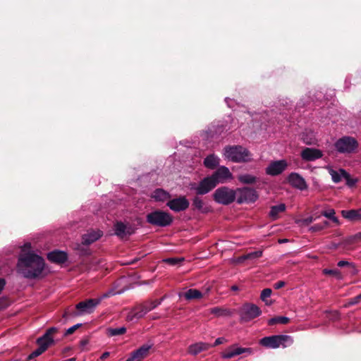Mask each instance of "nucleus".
Returning a JSON list of instances; mask_svg holds the SVG:
<instances>
[{
	"label": "nucleus",
	"instance_id": "nucleus-1",
	"mask_svg": "<svg viewBox=\"0 0 361 361\" xmlns=\"http://www.w3.org/2000/svg\"><path fill=\"white\" fill-rule=\"evenodd\" d=\"M44 267L45 262L43 257L33 252H28L18 257V271L25 279H35L39 278Z\"/></svg>",
	"mask_w": 361,
	"mask_h": 361
},
{
	"label": "nucleus",
	"instance_id": "nucleus-2",
	"mask_svg": "<svg viewBox=\"0 0 361 361\" xmlns=\"http://www.w3.org/2000/svg\"><path fill=\"white\" fill-rule=\"evenodd\" d=\"M224 156L235 163L247 162L251 160L250 152L241 146H227L224 148Z\"/></svg>",
	"mask_w": 361,
	"mask_h": 361
},
{
	"label": "nucleus",
	"instance_id": "nucleus-3",
	"mask_svg": "<svg viewBox=\"0 0 361 361\" xmlns=\"http://www.w3.org/2000/svg\"><path fill=\"white\" fill-rule=\"evenodd\" d=\"M164 298V297L157 300L147 301L145 302L135 306L129 312L127 316V319L128 321H133L134 319L138 320L142 318L149 312L155 309L157 306L161 305Z\"/></svg>",
	"mask_w": 361,
	"mask_h": 361
},
{
	"label": "nucleus",
	"instance_id": "nucleus-4",
	"mask_svg": "<svg viewBox=\"0 0 361 361\" xmlns=\"http://www.w3.org/2000/svg\"><path fill=\"white\" fill-rule=\"evenodd\" d=\"M293 343L292 337L288 335L267 336L262 338L259 341L260 345L268 348H277L280 346L286 348Z\"/></svg>",
	"mask_w": 361,
	"mask_h": 361
},
{
	"label": "nucleus",
	"instance_id": "nucleus-5",
	"mask_svg": "<svg viewBox=\"0 0 361 361\" xmlns=\"http://www.w3.org/2000/svg\"><path fill=\"white\" fill-rule=\"evenodd\" d=\"M172 217L166 212L154 210L146 216V221L154 226L166 227L172 222Z\"/></svg>",
	"mask_w": 361,
	"mask_h": 361
},
{
	"label": "nucleus",
	"instance_id": "nucleus-6",
	"mask_svg": "<svg viewBox=\"0 0 361 361\" xmlns=\"http://www.w3.org/2000/svg\"><path fill=\"white\" fill-rule=\"evenodd\" d=\"M236 195V190L223 186L215 190L213 197L217 203L228 205L234 202Z\"/></svg>",
	"mask_w": 361,
	"mask_h": 361
},
{
	"label": "nucleus",
	"instance_id": "nucleus-7",
	"mask_svg": "<svg viewBox=\"0 0 361 361\" xmlns=\"http://www.w3.org/2000/svg\"><path fill=\"white\" fill-rule=\"evenodd\" d=\"M102 298L88 299L78 303L75 308L78 311H73L71 313L72 317H78L85 314L92 313L96 307L100 304Z\"/></svg>",
	"mask_w": 361,
	"mask_h": 361
},
{
	"label": "nucleus",
	"instance_id": "nucleus-8",
	"mask_svg": "<svg viewBox=\"0 0 361 361\" xmlns=\"http://www.w3.org/2000/svg\"><path fill=\"white\" fill-rule=\"evenodd\" d=\"M357 140L349 136H345L338 139L335 142V147L340 153L350 154L353 152L357 147Z\"/></svg>",
	"mask_w": 361,
	"mask_h": 361
},
{
	"label": "nucleus",
	"instance_id": "nucleus-9",
	"mask_svg": "<svg viewBox=\"0 0 361 361\" xmlns=\"http://www.w3.org/2000/svg\"><path fill=\"white\" fill-rule=\"evenodd\" d=\"M261 313L259 307L252 303H245L240 310V319L245 322L259 317Z\"/></svg>",
	"mask_w": 361,
	"mask_h": 361
},
{
	"label": "nucleus",
	"instance_id": "nucleus-10",
	"mask_svg": "<svg viewBox=\"0 0 361 361\" xmlns=\"http://www.w3.org/2000/svg\"><path fill=\"white\" fill-rule=\"evenodd\" d=\"M236 192L237 202L239 204L255 202L259 197L255 190L247 187L238 188Z\"/></svg>",
	"mask_w": 361,
	"mask_h": 361
},
{
	"label": "nucleus",
	"instance_id": "nucleus-11",
	"mask_svg": "<svg viewBox=\"0 0 361 361\" xmlns=\"http://www.w3.org/2000/svg\"><path fill=\"white\" fill-rule=\"evenodd\" d=\"M210 177L214 181L215 184L224 183L233 179V174L226 166H219Z\"/></svg>",
	"mask_w": 361,
	"mask_h": 361
},
{
	"label": "nucleus",
	"instance_id": "nucleus-12",
	"mask_svg": "<svg viewBox=\"0 0 361 361\" xmlns=\"http://www.w3.org/2000/svg\"><path fill=\"white\" fill-rule=\"evenodd\" d=\"M135 230V227L132 224L122 221H117L114 226V234L120 238L134 234Z\"/></svg>",
	"mask_w": 361,
	"mask_h": 361
},
{
	"label": "nucleus",
	"instance_id": "nucleus-13",
	"mask_svg": "<svg viewBox=\"0 0 361 361\" xmlns=\"http://www.w3.org/2000/svg\"><path fill=\"white\" fill-rule=\"evenodd\" d=\"M288 163L285 159L271 161L266 168V173L269 176H278L287 168Z\"/></svg>",
	"mask_w": 361,
	"mask_h": 361
},
{
	"label": "nucleus",
	"instance_id": "nucleus-14",
	"mask_svg": "<svg viewBox=\"0 0 361 361\" xmlns=\"http://www.w3.org/2000/svg\"><path fill=\"white\" fill-rule=\"evenodd\" d=\"M58 331V328L55 326L47 329L42 336L37 338L36 343L42 345L46 344L47 345V348H49L56 343L53 336L57 333Z\"/></svg>",
	"mask_w": 361,
	"mask_h": 361
},
{
	"label": "nucleus",
	"instance_id": "nucleus-15",
	"mask_svg": "<svg viewBox=\"0 0 361 361\" xmlns=\"http://www.w3.org/2000/svg\"><path fill=\"white\" fill-rule=\"evenodd\" d=\"M300 157L305 161H314L323 157L322 150L316 148L305 147L300 152Z\"/></svg>",
	"mask_w": 361,
	"mask_h": 361
},
{
	"label": "nucleus",
	"instance_id": "nucleus-16",
	"mask_svg": "<svg viewBox=\"0 0 361 361\" xmlns=\"http://www.w3.org/2000/svg\"><path fill=\"white\" fill-rule=\"evenodd\" d=\"M216 185L210 176L203 178L200 183L194 188L197 195H205L214 189Z\"/></svg>",
	"mask_w": 361,
	"mask_h": 361
},
{
	"label": "nucleus",
	"instance_id": "nucleus-17",
	"mask_svg": "<svg viewBox=\"0 0 361 361\" xmlns=\"http://www.w3.org/2000/svg\"><path fill=\"white\" fill-rule=\"evenodd\" d=\"M245 353L251 354L252 353V349L250 348H241L233 345L226 350L222 355V357L224 359H231L235 356Z\"/></svg>",
	"mask_w": 361,
	"mask_h": 361
},
{
	"label": "nucleus",
	"instance_id": "nucleus-18",
	"mask_svg": "<svg viewBox=\"0 0 361 361\" xmlns=\"http://www.w3.org/2000/svg\"><path fill=\"white\" fill-rule=\"evenodd\" d=\"M288 180L293 187L300 190H304L307 188L305 179L297 173H291L288 177Z\"/></svg>",
	"mask_w": 361,
	"mask_h": 361
},
{
	"label": "nucleus",
	"instance_id": "nucleus-19",
	"mask_svg": "<svg viewBox=\"0 0 361 361\" xmlns=\"http://www.w3.org/2000/svg\"><path fill=\"white\" fill-rule=\"evenodd\" d=\"M47 259L53 263L63 264L68 259V254L62 250H54L47 254Z\"/></svg>",
	"mask_w": 361,
	"mask_h": 361
},
{
	"label": "nucleus",
	"instance_id": "nucleus-20",
	"mask_svg": "<svg viewBox=\"0 0 361 361\" xmlns=\"http://www.w3.org/2000/svg\"><path fill=\"white\" fill-rule=\"evenodd\" d=\"M152 346V344L142 345L131 353L130 356L132 357V359L135 361H142L145 357H147Z\"/></svg>",
	"mask_w": 361,
	"mask_h": 361
},
{
	"label": "nucleus",
	"instance_id": "nucleus-21",
	"mask_svg": "<svg viewBox=\"0 0 361 361\" xmlns=\"http://www.w3.org/2000/svg\"><path fill=\"white\" fill-rule=\"evenodd\" d=\"M103 235V232L98 231H91L82 236V240L83 245H91L97 240H99Z\"/></svg>",
	"mask_w": 361,
	"mask_h": 361
},
{
	"label": "nucleus",
	"instance_id": "nucleus-22",
	"mask_svg": "<svg viewBox=\"0 0 361 361\" xmlns=\"http://www.w3.org/2000/svg\"><path fill=\"white\" fill-rule=\"evenodd\" d=\"M342 216L350 221H361V209L342 210Z\"/></svg>",
	"mask_w": 361,
	"mask_h": 361
},
{
	"label": "nucleus",
	"instance_id": "nucleus-23",
	"mask_svg": "<svg viewBox=\"0 0 361 361\" xmlns=\"http://www.w3.org/2000/svg\"><path fill=\"white\" fill-rule=\"evenodd\" d=\"M151 197L157 202H164L171 198L169 193L162 188L154 190Z\"/></svg>",
	"mask_w": 361,
	"mask_h": 361
},
{
	"label": "nucleus",
	"instance_id": "nucleus-24",
	"mask_svg": "<svg viewBox=\"0 0 361 361\" xmlns=\"http://www.w3.org/2000/svg\"><path fill=\"white\" fill-rule=\"evenodd\" d=\"M329 173L331 176L332 180L335 183H338L341 181L342 178H348V173L344 169H339L335 171L332 169H329Z\"/></svg>",
	"mask_w": 361,
	"mask_h": 361
},
{
	"label": "nucleus",
	"instance_id": "nucleus-25",
	"mask_svg": "<svg viewBox=\"0 0 361 361\" xmlns=\"http://www.w3.org/2000/svg\"><path fill=\"white\" fill-rule=\"evenodd\" d=\"M211 348V345L206 343H197L191 345L189 348V353L192 355H197L202 351H204Z\"/></svg>",
	"mask_w": 361,
	"mask_h": 361
},
{
	"label": "nucleus",
	"instance_id": "nucleus-26",
	"mask_svg": "<svg viewBox=\"0 0 361 361\" xmlns=\"http://www.w3.org/2000/svg\"><path fill=\"white\" fill-rule=\"evenodd\" d=\"M219 161L220 159L217 156L210 154L204 159V165L208 169H214L219 166Z\"/></svg>",
	"mask_w": 361,
	"mask_h": 361
},
{
	"label": "nucleus",
	"instance_id": "nucleus-27",
	"mask_svg": "<svg viewBox=\"0 0 361 361\" xmlns=\"http://www.w3.org/2000/svg\"><path fill=\"white\" fill-rule=\"evenodd\" d=\"M285 209L286 205L284 204L272 206L269 212V216L272 219L275 220L278 218L279 214L284 212Z\"/></svg>",
	"mask_w": 361,
	"mask_h": 361
},
{
	"label": "nucleus",
	"instance_id": "nucleus-28",
	"mask_svg": "<svg viewBox=\"0 0 361 361\" xmlns=\"http://www.w3.org/2000/svg\"><path fill=\"white\" fill-rule=\"evenodd\" d=\"M238 179L243 184H252L257 181V178L252 174L244 173L239 175Z\"/></svg>",
	"mask_w": 361,
	"mask_h": 361
},
{
	"label": "nucleus",
	"instance_id": "nucleus-29",
	"mask_svg": "<svg viewBox=\"0 0 361 361\" xmlns=\"http://www.w3.org/2000/svg\"><path fill=\"white\" fill-rule=\"evenodd\" d=\"M210 313L216 315V317H228L231 315V312L228 309H224L219 307H215L210 309Z\"/></svg>",
	"mask_w": 361,
	"mask_h": 361
},
{
	"label": "nucleus",
	"instance_id": "nucleus-30",
	"mask_svg": "<svg viewBox=\"0 0 361 361\" xmlns=\"http://www.w3.org/2000/svg\"><path fill=\"white\" fill-rule=\"evenodd\" d=\"M360 240H361V232L346 238L345 240H343L342 243L345 246H350L354 243L360 242Z\"/></svg>",
	"mask_w": 361,
	"mask_h": 361
},
{
	"label": "nucleus",
	"instance_id": "nucleus-31",
	"mask_svg": "<svg viewBox=\"0 0 361 361\" xmlns=\"http://www.w3.org/2000/svg\"><path fill=\"white\" fill-rule=\"evenodd\" d=\"M126 328L125 326H121L119 328H108L106 329V334L109 336H116L123 335L126 332Z\"/></svg>",
	"mask_w": 361,
	"mask_h": 361
},
{
	"label": "nucleus",
	"instance_id": "nucleus-32",
	"mask_svg": "<svg viewBox=\"0 0 361 361\" xmlns=\"http://www.w3.org/2000/svg\"><path fill=\"white\" fill-rule=\"evenodd\" d=\"M192 206L202 212H207V208L204 207L202 200L199 197H195L192 201Z\"/></svg>",
	"mask_w": 361,
	"mask_h": 361
},
{
	"label": "nucleus",
	"instance_id": "nucleus-33",
	"mask_svg": "<svg viewBox=\"0 0 361 361\" xmlns=\"http://www.w3.org/2000/svg\"><path fill=\"white\" fill-rule=\"evenodd\" d=\"M187 300L199 299L202 297V294L197 289H190L185 293Z\"/></svg>",
	"mask_w": 361,
	"mask_h": 361
},
{
	"label": "nucleus",
	"instance_id": "nucleus-34",
	"mask_svg": "<svg viewBox=\"0 0 361 361\" xmlns=\"http://www.w3.org/2000/svg\"><path fill=\"white\" fill-rule=\"evenodd\" d=\"M290 321V319L287 317L280 316V317H275L271 319H270L268 321L269 325H275L276 324H287Z\"/></svg>",
	"mask_w": 361,
	"mask_h": 361
},
{
	"label": "nucleus",
	"instance_id": "nucleus-35",
	"mask_svg": "<svg viewBox=\"0 0 361 361\" xmlns=\"http://www.w3.org/2000/svg\"><path fill=\"white\" fill-rule=\"evenodd\" d=\"M167 206L173 211L180 212V197L170 200L167 202Z\"/></svg>",
	"mask_w": 361,
	"mask_h": 361
},
{
	"label": "nucleus",
	"instance_id": "nucleus-36",
	"mask_svg": "<svg viewBox=\"0 0 361 361\" xmlns=\"http://www.w3.org/2000/svg\"><path fill=\"white\" fill-rule=\"evenodd\" d=\"M301 139L305 144L309 145L315 144L316 141H317L316 138L314 137V136L313 135H311L310 136H309L306 133H303L302 135Z\"/></svg>",
	"mask_w": 361,
	"mask_h": 361
},
{
	"label": "nucleus",
	"instance_id": "nucleus-37",
	"mask_svg": "<svg viewBox=\"0 0 361 361\" xmlns=\"http://www.w3.org/2000/svg\"><path fill=\"white\" fill-rule=\"evenodd\" d=\"M271 293L272 291L270 288H265L261 293L260 298L267 305L271 304V302H269L267 299L271 296Z\"/></svg>",
	"mask_w": 361,
	"mask_h": 361
},
{
	"label": "nucleus",
	"instance_id": "nucleus-38",
	"mask_svg": "<svg viewBox=\"0 0 361 361\" xmlns=\"http://www.w3.org/2000/svg\"><path fill=\"white\" fill-rule=\"evenodd\" d=\"M262 256V250H257L245 255V258L249 260H255Z\"/></svg>",
	"mask_w": 361,
	"mask_h": 361
},
{
	"label": "nucleus",
	"instance_id": "nucleus-39",
	"mask_svg": "<svg viewBox=\"0 0 361 361\" xmlns=\"http://www.w3.org/2000/svg\"><path fill=\"white\" fill-rule=\"evenodd\" d=\"M316 219L312 216H309L305 219H302L296 221V223L300 226H308L312 223Z\"/></svg>",
	"mask_w": 361,
	"mask_h": 361
},
{
	"label": "nucleus",
	"instance_id": "nucleus-40",
	"mask_svg": "<svg viewBox=\"0 0 361 361\" xmlns=\"http://www.w3.org/2000/svg\"><path fill=\"white\" fill-rule=\"evenodd\" d=\"M39 345L38 348L32 352L33 355L35 357H38L42 355L44 352H45L48 348L46 344H37Z\"/></svg>",
	"mask_w": 361,
	"mask_h": 361
},
{
	"label": "nucleus",
	"instance_id": "nucleus-41",
	"mask_svg": "<svg viewBox=\"0 0 361 361\" xmlns=\"http://www.w3.org/2000/svg\"><path fill=\"white\" fill-rule=\"evenodd\" d=\"M324 273L325 274L332 275L336 277L337 279H341L342 276L339 270L338 269H324Z\"/></svg>",
	"mask_w": 361,
	"mask_h": 361
},
{
	"label": "nucleus",
	"instance_id": "nucleus-42",
	"mask_svg": "<svg viewBox=\"0 0 361 361\" xmlns=\"http://www.w3.org/2000/svg\"><path fill=\"white\" fill-rule=\"evenodd\" d=\"M162 261H163V262L167 263L171 266H174L180 262V257H169V258L164 259Z\"/></svg>",
	"mask_w": 361,
	"mask_h": 361
},
{
	"label": "nucleus",
	"instance_id": "nucleus-43",
	"mask_svg": "<svg viewBox=\"0 0 361 361\" xmlns=\"http://www.w3.org/2000/svg\"><path fill=\"white\" fill-rule=\"evenodd\" d=\"M81 326H82L81 323H78V324L72 326L71 327L66 329V331L64 334V336H68V335L73 334L76 329H78Z\"/></svg>",
	"mask_w": 361,
	"mask_h": 361
},
{
	"label": "nucleus",
	"instance_id": "nucleus-44",
	"mask_svg": "<svg viewBox=\"0 0 361 361\" xmlns=\"http://www.w3.org/2000/svg\"><path fill=\"white\" fill-rule=\"evenodd\" d=\"M322 215L330 219L334 215H335V210L331 209L326 211H323L322 212Z\"/></svg>",
	"mask_w": 361,
	"mask_h": 361
},
{
	"label": "nucleus",
	"instance_id": "nucleus-45",
	"mask_svg": "<svg viewBox=\"0 0 361 361\" xmlns=\"http://www.w3.org/2000/svg\"><path fill=\"white\" fill-rule=\"evenodd\" d=\"M8 306V300L7 298H0V310L4 309Z\"/></svg>",
	"mask_w": 361,
	"mask_h": 361
},
{
	"label": "nucleus",
	"instance_id": "nucleus-46",
	"mask_svg": "<svg viewBox=\"0 0 361 361\" xmlns=\"http://www.w3.org/2000/svg\"><path fill=\"white\" fill-rule=\"evenodd\" d=\"M322 230H323V226H322V224H315L309 228V231L312 233L318 232V231H320Z\"/></svg>",
	"mask_w": 361,
	"mask_h": 361
},
{
	"label": "nucleus",
	"instance_id": "nucleus-47",
	"mask_svg": "<svg viewBox=\"0 0 361 361\" xmlns=\"http://www.w3.org/2000/svg\"><path fill=\"white\" fill-rule=\"evenodd\" d=\"M86 245H83L82 243L81 244H78L77 245V247L76 249L80 251V252L82 254V255H87V250L86 248H85V246Z\"/></svg>",
	"mask_w": 361,
	"mask_h": 361
},
{
	"label": "nucleus",
	"instance_id": "nucleus-48",
	"mask_svg": "<svg viewBox=\"0 0 361 361\" xmlns=\"http://www.w3.org/2000/svg\"><path fill=\"white\" fill-rule=\"evenodd\" d=\"M361 300V293L358 295H357L356 297L352 298L350 302H349V305H355L357 303H358L360 302V300Z\"/></svg>",
	"mask_w": 361,
	"mask_h": 361
},
{
	"label": "nucleus",
	"instance_id": "nucleus-49",
	"mask_svg": "<svg viewBox=\"0 0 361 361\" xmlns=\"http://www.w3.org/2000/svg\"><path fill=\"white\" fill-rule=\"evenodd\" d=\"M338 266L340 267H345V266L353 267V266L351 263H350L348 261H344V260L339 261L338 262Z\"/></svg>",
	"mask_w": 361,
	"mask_h": 361
},
{
	"label": "nucleus",
	"instance_id": "nucleus-50",
	"mask_svg": "<svg viewBox=\"0 0 361 361\" xmlns=\"http://www.w3.org/2000/svg\"><path fill=\"white\" fill-rule=\"evenodd\" d=\"M188 206L189 202L188 201V200L185 197H182V211L187 209Z\"/></svg>",
	"mask_w": 361,
	"mask_h": 361
},
{
	"label": "nucleus",
	"instance_id": "nucleus-51",
	"mask_svg": "<svg viewBox=\"0 0 361 361\" xmlns=\"http://www.w3.org/2000/svg\"><path fill=\"white\" fill-rule=\"evenodd\" d=\"M125 291V289L122 290H119L118 292L117 293H114L113 290H110L109 291L108 293H105L104 295H103V298H107V297H109L110 295H115V294H121L123 293H124Z\"/></svg>",
	"mask_w": 361,
	"mask_h": 361
},
{
	"label": "nucleus",
	"instance_id": "nucleus-52",
	"mask_svg": "<svg viewBox=\"0 0 361 361\" xmlns=\"http://www.w3.org/2000/svg\"><path fill=\"white\" fill-rule=\"evenodd\" d=\"M345 179L346 180L347 185L349 186H353L356 183V180L352 179L349 174H348V178H345Z\"/></svg>",
	"mask_w": 361,
	"mask_h": 361
},
{
	"label": "nucleus",
	"instance_id": "nucleus-53",
	"mask_svg": "<svg viewBox=\"0 0 361 361\" xmlns=\"http://www.w3.org/2000/svg\"><path fill=\"white\" fill-rule=\"evenodd\" d=\"M285 286V282L283 281H277L274 283V287L275 289H280Z\"/></svg>",
	"mask_w": 361,
	"mask_h": 361
},
{
	"label": "nucleus",
	"instance_id": "nucleus-54",
	"mask_svg": "<svg viewBox=\"0 0 361 361\" xmlns=\"http://www.w3.org/2000/svg\"><path fill=\"white\" fill-rule=\"evenodd\" d=\"M224 341H225V338H223V337L217 338L215 340V342L212 345V346H216V345H220V344L223 343ZM211 347H212V345H211Z\"/></svg>",
	"mask_w": 361,
	"mask_h": 361
},
{
	"label": "nucleus",
	"instance_id": "nucleus-55",
	"mask_svg": "<svg viewBox=\"0 0 361 361\" xmlns=\"http://www.w3.org/2000/svg\"><path fill=\"white\" fill-rule=\"evenodd\" d=\"M245 260H247V258H245V255H242V256L239 257L237 259L236 262H237L238 263H241V262H243V261H245Z\"/></svg>",
	"mask_w": 361,
	"mask_h": 361
},
{
	"label": "nucleus",
	"instance_id": "nucleus-56",
	"mask_svg": "<svg viewBox=\"0 0 361 361\" xmlns=\"http://www.w3.org/2000/svg\"><path fill=\"white\" fill-rule=\"evenodd\" d=\"M71 313H72V312H70V313H69V312H66H66L63 313V317L66 320H67V319H68V318L69 317H73L71 316Z\"/></svg>",
	"mask_w": 361,
	"mask_h": 361
},
{
	"label": "nucleus",
	"instance_id": "nucleus-57",
	"mask_svg": "<svg viewBox=\"0 0 361 361\" xmlns=\"http://www.w3.org/2000/svg\"><path fill=\"white\" fill-rule=\"evenodd\" d=\"M110 353L109 352H104L102 356L100 357V359L101 360H104L106 359V357H108L109 356Z\"/></svg>",
	"mask_w": 361,
	"mask_h": 361
},
{
	"label": "nucleus",
	"instance_id": "nucleus-58",
	"mask_svg": "<svg viewBox=\"0 0 361 361\" xmlns=\"http://www.w3.org/2000/svg\"><path fill=\"white\" fill-rule=\"evenodd\" d=\"M87 343H88V340L87 339L82 340L80 341V346L81 347H85L86 345H87Z\"/></svg>",
	"mask_w": 361,
	"mask_h": 361
},
{
	"label": "nucleus",
	"instance_id": "nucleus-59",
	"mask_svg": "<svg viewBox=\"0 0 361 361\" xmlns=\"http://www.w3.org/2000/svg\"><path fill=\"white\" fill-rule=\"evenodd\" d=\"M330 219L336 224H339V221L335 215H334Z\"/></svg>",
	"mask_w": 361,
	"mask_h": 361
},
{
	"label": "nucleus",
	"instance_id": "nucleus-60",
	"mask_svg": "<svg viewBox=\"0 0 361 361\" xmlns=\"http://www.w3.org/2000/svg\"><path fill=\"white\" fill-rule=\"evenodd\" d=\"M330 219L336 224H339V221L335 215H334Z\"/></svg>",
	"mask_w": 361,
	"mask_h": 361
},
{
	"label": "nucleus",
	"instance_id": "nucleus-61",
	"mask_svg": "<svg viewBox=\"0 0 361 361\" xmlns=\"http://www.w3.org/2000/svg\"><path fill=\"white\" fill-rule=\"evenodd\" d=\"M138 260H140V258H135L133 260L127 262L126 264H133L135 263L136 262H137Z\"/></svg>",
	"mask_w": 361,
	"mask_h": 361
},
{
	"label": "nucleus",
	"instance_id": "nucleus-62",
	"mask_svg": "<svg viewBox=\"0 0 361 361\" xmlns=\"http://www.w3.org/2000/svg\"><path fill=\"white\" fill-rule=\"evenodd\" d=\"M321 224H322V226H323V229H324L325 228H326L329 226V222L325 221Z\"/></svg>",
	"mask_w": 361,
	"mask_h": 361
},
{
	"label": "nucleus",
	"instance_id": "nucleus-63",
	"mask_svg": "<svg viewBox=\"0 0 361 361\" xmlns=\"http://www.w3.org/2000/svg\"><path fill=\"white\" fill-rule=\"evenodd\" d=\"M35 357H35V356H34V355H33V353H32L31 354H30V355H28V357H27V360H32V359H34V358H35Z\"/></svg>",
	"mask_w": 361,
	"mask_h": 361
},
{
	"label": "nucleus",
	"instance_id": "nucleus-64",
	"mask_svg": "<svg viewBox=\"0 0 361 361\" xmlns=\"http://www.w3.org/2000/svg\"><path fill=\"white\" fill-rule=\"evenodd\" d=\"M231 290H238V287L237 286H233L231 287Z\"/></svg>",
	"mask_w": 361,
	"mask_h": 361
}]
</instances>
